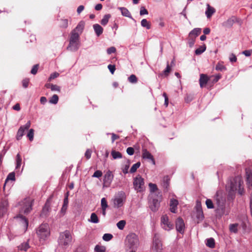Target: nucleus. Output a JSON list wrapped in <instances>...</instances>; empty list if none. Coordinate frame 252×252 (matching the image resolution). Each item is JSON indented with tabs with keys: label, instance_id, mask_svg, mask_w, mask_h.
Wrapping results in <instances>:
<instances>
[{
	"label": "nucleus",
	"instance_id": "nucleus-1",
	"mask_svg": "<svg viewBox=\"0 0 252 252\" xmlns=\"http://www.w3.org/2000/svg\"><path fill=\"white\" fill-rule=\"evenodd\" d=\"M72 237L69 230H65L60 233L58 239L59 244L65 248L68 247L71 244Z\"/></svg>",
	"mask_w": 252,
	"mask_h": 252
},
{
	"label": "nucleus",
	"instance_id": "nucleus-2",
	"mask_svg": "<svg viewBox=\"0 0 252 252\" xmlns=\"http://www.w3.org/2000/svg\"><path fill=\"white\" fill-rule=\"evenodd\" d=\"M79 33L71 32L69 38V43L67 47V49L71 51L77 50L79 47Z\"/></svg>",
	"mask_w": 252,
	"mask_h": 252
},
{
	"label": "nucleus",
	"instance_id": "nucleus-3",
	"mask_svg": "<svg viewBox=\"0 0 252 252\" xmlns=\"http://www.w3.org/2000/svg\"><path fill=\"white\" fill-rule=\"evenodd\" d=\"M243 181L241 176L235 177L231 182L230 188L232 191L238 190L240 194L242 195L244 192Z\"/></svg>",
	"mask_w": 252,
	"mask_h": 252
},
{
	"label": "nucleus",
	"instance_id": "nucleus-4",
	"mask_svg": "<svg viewBox=\"0 0 252 252\" xmlns=\"http://www.w3.org/2000/svg\"><path fill=\"white\" fill-rule=\"evenodd\" d=\"M33 200L30 198H26L19 203L20 213L28 214L32 209Z\"/></svg>",
	"mask_w": 252,
	"mask_h": 252
},
{
	"label": "nucleus",
	"instance_id": "nucleus-5",
	"mask_svg": "<svg viewBox=\"0 0 252 252\" xmlns=\"http://www.w3.org/2000/svg\"><path fill=\"white\" fill-rule=\"evenodd\" d=\"M36 234L41 240H45L50 235L49 227L47 224H42L38 228Z\"/></svg>",
	"mask_w": 252,
	"mask_h": 252
},
{
	"label": "nucleus",
	"instance_id": "nucleus-6",
	"mask_svg": "<svg viewBox=\"0 0 252 252\" xmlns=\"http://www.w3.org/2000/svg\"><path fill=\"white\" fill-rule=\"evenodd\" d=\"M139 244V240L135 234L130 233L127 236V247L129 249L137 250Z\"/></svg>",
	"mask_w": 252,
	"mask_h": 252
},
{
	"label": "nucleus",
	"instance_id": "nucleus-7",
	"mask_svg": "<svg viewBox=\"0 0 252 252\" xmlns=\"http://www.w3.org/2000/svg\"><path fill=\"white\" fill-rule=\"evenodd\" d=\"M133 186L135 190L141 192L145 190L144 179L140 175L137 176L133 181Z\"/></svg>",
	"mask_w": 252,
	"mask_h": 252
},
{
	"label": "nucleus",
	"instance_id": "nucleus-8",
	"mask_svg": "<svg viewBox=\"0 0 252 252\" xmlns=\"http://www.w3.org/2000/svg\"><path fill=\"white\" fill-rule=\"evenodd\" d=\"M31 126L30 121H28L27 124L23 126H21L17 133L16 138L18 140H20L24 134L25 131L28 130Z\"/></svg>",
	"mask_w": 252,
	"mask_h": 252
},
{
	"label": "nucleus",
	"instance_id": "nucleus-9",
	"mask_svg": "<svg viewBox=\"0 0 252 252\" xmlns=\"http://www.w3.org/2000/svg\"><path fill=\"white\" fill-rule=\"evenodd\" d=\"M113 179V175L112 172L108 170L104 176L103 187H109Z\"/></svg>",
	"mask_w": 252,
	"mask_h": 252
},
{
	"label": "nucleus",
	"instance_id": "nucleus-10",
	"mask_svg": "<svg viewBox=\"0 0 252 252\" xmlns=\"http://www.w3.org/2000/svg\"><path fill=\"white\" fill-rule=\"evenodd\" d=\"M161 222L165 230H169L173 228V224L169 221L168 217L166 215L163 216L161 218Z\"/></svg>",
	"mask_w": 252,
	"mask_h": 252
},
{
	"label": "nucleus",
	"instance_id": "nucleus-11",
	"mask_svg": "<svg viewBox=\"0 0 252 252\" xmlns=\"http://www.w3.org/2000/svg\"><path fill=\"white\" fill-rule=\"evenodd\" d=\"M161 195H158L156 198H153L150 204L151 209L155 212L157 211L160 206Z\"/></svg>",
	"mask_w": 252,
	"mask_h": 252
},
{
	"label": "nucleus",
	"instance_id": "nucleus-12",
	"mask_svg": "<svg viewBox=\"0 0 252 252\" xmlns=\"http://www.w3.org/2000/svg\"><path fill=\"white\" fill-rule=\"evenodd\" d=\"M185 228V226L183 220L181 218H178L176 221V230L182 234L184 232Z\"/></svg>",
	"mask_w": 252,
	"mask_h": 252
},
{
	"label": "nucleus",
	"instance_id": "nucleus-13",
	"mask_svg": "<svg viewBox=\"0 0 252 252\" xmlns=\"http://www.w3.org/2000/svg\"><path fill=\"white\" fill-rule=\"evenodd\" d=\"M209 80V78L206 74H201L200 75V78L199 80L200 87L201 88L205 87Z\"/></svg>",
	"mask_w": 252,
	"mask_h": 252
},
{
	"label": "nucleus",
	"instance_id": "nucleus-14",
	"mask_svg": "<svg viewBox=\"0 0 252 252\" xmlns=\"http://www.w3.org/2000/svg\"><path fill=\"white\" fill-rule=\"evenodd\" d=\"M153 248L157 252H158L162 249V244L161 243V241L156 236L153 240Z\"/></svg>",
	"mask_w": 252,
	"mask_h": 252
},
{
	"label": "nucleus",
	"instance_id": "nucleus-15",
	"mask_svg": "<svg viewBox=\"0 0 252 252\" xmlns=\"http://www.w3.org/2000/svg\"><path fill=\"white\" fill-rule=\"evenodd\" d=\"M142 157L143 158L148 159L151 160L153 163L155 164V160L153 156L146 149H143L142 151Z\"/></svg>",
	"mask_w": 252,
	"mask_h": 252
},
{
	"label": "nucleus",
	"instance_id": "nucleus-16",
	"mask_svg": "<svg viewBox=\"0 0 252 252\" xmlns=\"http://www.w3.org/2000/svg\"><path fill=\"white\" fill-rule=\"evenodd\" d=\"M17 218H19L20 219V221L23 226L24 231L25 232L28 228L29 224L28 219L21 214L17 216Z\"/></svg>",
	"mask_w": 252,
	"mask_h": 252
},
{
	"label": "nucleus",
	"instance_id": "nucleus-17",
	"mask_svg": "<svg viewBox=\"0 0 252 252\" xmlns=\"http://www.w3.org/2000/svg\"><path fill=\"white\" fill-rule=\"evenodd\" d=\"M246 175L247 185L250 188L252 186V173L250 169H246Z\"/></svg>",
	"mask_w": 252,
	"mask_h": 252
},
{
	"label": "nucleus",
	"instance_id": "nucleus-18",
	"mask_svg": "<svg viewBox=\"0 0 252 252\" xmlns=\"http://www.w3.org/2000/svg\"><path fill=\"white\" fill-rule=\"evenodd\" d=\"M85 27V22L83 21H81L76 27L72 31L75 32L79 33V35L82 33Z\"/></svg>",
	"mask_w": 252,
	"mask_h": 252
},
{
	"label": "nucleus",
	"instance_id": "nucleus-19",
	"mask_svg": "<svg viewBox=\"0 0 252 252\" xmlns=\"http://www.w3.org/2000/svg\"><path fill=\"white\" fill-rule=\"evenodd\" d=\"M170 184V178L168 176H166L163 177L162 182L161 183V186L164 188L167 191L168 190Z\"/></svg>",
	"mask_w": 252,
	"mask_h": 252
},
{
	"label": "nucleus",
	"instance_id": "nucleus-20",
	"mask_svg": "<svg viewBox=\"0 0 252 252\" xmlns=\"http://www.w3.org/2000/svg\"><path fill=\"white\" fill-rule=\"evenodd\" d=\"M201 32V29L200 28H195L192 30L189 33V37H193L195 38L198 35H199Z\"/></svg>",
	"mask_w": 252,
	"mask_h": 252
},
{
	"label": "nucleus",
	"instance_id": "nucleus-21",
	"mask_svg": "<svg viewBox=\"0 0 252 252\" xmlns=\"http://www.w3.org/2000/svg\"><path fill=\"white\" fill-rule=\"evenodd\" d=\"M178 204V201L176 199H172L170 200V211L172 213H176V210L177 209V206Z\"/></svg>",
	"mask_w": 252,
	"mask_h": 252
},
{
	"label": "nucleus",
	"instance_id": "nucleus-22",
	"mask_svg": "<svg viewBox=\"0 0 252 252\" xmlns=\"http://www.w3.org/2000/svg\"><path fill=\"white\" fill-rule=\"evenodd\" d=\"M93 28L97 36H99L102 33L103 29L99 24H95L94 25Z\"/></svg>",
	"mask_w": 252,
	"mask_h": 252
},
{
	"label": "nucleus",
	"instance_id": "nucleus-23",
	"mask_svg": "<svg viewBox=\"0 0 252 252\" xmlns=\"http://www.w3.org/2000/svg\"><path fill=\"white\" fill-rule=\"evenodd\" d=\"M215 11V9L214 7L211 6L209 4H207V8L205 12L207 18H210Z\"/></svg>",
	"mask_w": 252,
	"mask_h": 252
},
{
	"label": "nucleus",
	"instance_id": "nucleus-24",
	"mask_svg": "<svg viewBox=\"0 0 252 252\" xmlns=\"http://www.w3.org/2000/svg\"><path fill=\"white\" fill-rule=\"evenodd\" d=\"M45 87L47 88H50L52 91L60 92V87L57 85H54L52 84H46Z\"/></svg>",
	"mask_w": 252,
	"mask_h": 252
},
{
	"label": "nucleus",
	"instance_id": "nucleus-25",
	"mask_svg": "<svg viewBox=\"0 0 252 252\" xmlns=\"http://www.w3.org/2000/svg\"><path fill=\"white\" fill-rule=\"evenodd\" d=\"M29 248L30 246L28 242L23 243L18 247V250L24 251H27Z\"/></svg>",
	"mask_w": 252,
	"mask_h": 252
},
{
	"label": "nucleus",
	"instance_id": "nucleus-26",
	"mask_svg": "<svg viewBox=\"0 0 252 252\" xmlns=\"http://www.w3.org/2000/svg\"><path fill=\"white\" fill-rule=\"evenodd\" d=\"M149 187L150 188V191L151 192V195L153 196V194L158 190V188L157 187V186L155 184L150 183L149 184Z\"/></svg>",
	"mask_w": 252,
	"mask_h": 252
},
{
	"label": "nucleus",
	"instance_id": "nucleus-27",
	"mask_svg": "<svg viewBox=\"0 0 252 252\" xmlns=\"http://www.w3.org/2000/svg\"><path fill=\"white\" fill-rule=\"evenodd\" d=\"M68 26V21L67 19H61L60 20V27L61 28L66 29Z\"/></svg>",
	"mask_w": 252,
	"mask_h": 252
},
{
	"label": "nucleus",
	"instance_id": "nucleus-28",
	"mask_svg": "<svg viewBox=\"0 0 252 252\" xmlns=\"http://www.w3.org/2000/svg\"><path fill=\"white\" fill-rule=\"evenodd\" d=\"M171 70V66H170V65L169 64V63H168L167 64L166 68L162 73H161L159 74V75L161 76H164L165 77H167L168 76Z\"/></svg>",
	"mask_w": 252,
	"mask_h": 252
},
{
	"label": "nucleus",
	"instance_id": "nucleus-29",
	"mask_svg": "<svg viewBox=\"0 0 252 252\" xmlns=\"http://www.w3.org/2000/svg\"><path fill=\"white\" fill-rule=\"evenodd\" d=\"M206 245L209 248H214L215 246V240L213 238L207 239Z\"/></svg>",
	"mask_w": 252,
	"mask_h": 252
},
{
	"label": "nucleus",
	"instance_id": "nucleus-30",
	"mask_svg": "<svg viewBox=\"0 0 252 252\" xmlns=\"http://www.w3.org/2000/svg\"><path fill=\"white\" fill-rule=\"evenodd\" d=\"M115 207H119L123 205V199L121 197H117L114 200Z\"/></svg>",
	"mask_w": 252,
	"mask_h": 252
},
{
	"label": "nucleus",
	"instance_id": "nucleus-31",
	"mask_svg": "<svg viewBox=\"0 0 252 252\" xmlns=\"http://www.w3.org/2000/svg\"><path fill=\"white\" fill-rule=\"evenodd\" d=\"M111 17V15L110 14H106L105 15L102 20H101V24L103 26L106 25L109 21V19Z\"/></svg>",
	"mask_w": 252,
	"mask_h": 252
},
{
	"label": "nucleus",
	"instance_id": "nucleus-32",
	"mask_svg": "<svg viewBox=\"0 0 252 252\" xmlns=\"http://www.w3.org/2000/svg\"><path fill=\"white\" fill-rule=\"evenodd\" d=\"M206 49V46L205 44L200 46L199 48H197L195 51V53L196 55H200L202 53H203Z\"/></svg>",
	"mask_w": 252,
	"mask_h": 252
},
{
	"label": "nucleus",
	"instance_id": "nucleus-33",
	"mask_svg": "<svg viewBox=\"0 0 252 252\" xmlns=\"http://www.w3.org/2000/svg\"><path fill=\"white\" fill-rule=\"evenodd\" d=\"M141 26L143 27H145L147 29H150L151 28V23L148 21L147 19H144L141 22Z\"/></svg>",
	"mask_w": 252,
	"mask_h": 252
},
{
	"label": "nucleus",
	"instance_id": "nucleus-34",
	"mask_svg": "<svg viewBox=\"0 0 252 252\" xmlns=\"http://www.w3.org/2000/svg\"><path fill=\"white\" fill-rule=\"evenodd\" d=\"M90 221L93 223H97L99 222L98 218L95 213H93L91 215Z\"/></svg>",
	"mask_w": 252,
	"mask_h": 252
},
{
	"label": "nucleus",
	"instance_id": "nucleus-35",
	"mask_svg": "<svg viewBox=\"0 0 252 252\" xmlns=\"http://www.w3.org/2000/svg\"><path fill=\"white\" fill-rule=\"evenodd\" d=\"M196 217L198 221L202 220L204 218L203 211L199 210L198 211H196Z\"/></svg>",
	"mask_w": 252,
	"mask_h": 252
},
{
	"label": "nucleus",
	"instance_id": "nucleus-36",
	"mask_svg": "<svg viewBox=\"0 0 252 252\" xmlns=\"http://www.w3.org/2000/svg\"><path fill=\"white\" fill-rule=\"evenodd\" d=\"M140 165L141 163L140 162H137V163L134 164L130 169L129 172L132 173H134L140 167Z\"/></svg>",
	"mask_w": 252,
	"mask_h": 252
},
{
	"label": "nucleus",
	"instance_id": "nucleus-37",
	"mask_svg": "<svg viewBox=\"0 0 252 252\" xmlns=\"http://www.w3.org/2000/svg\"><path fill=\"white\" fill-rule=\"evenodd\" d=\"M128 81L132 84H136L138 81V79L137 77L134 75L132 74L127 78Z\"/></svg>",
	"mask_w": 252,
	"mask_h": 252
},
{
	"label": "nucleus",
	"instance_id": "nucleus-38",
	"mask_svg": "<svg viewBox=\"0 0 252 252\" xmlns=\"http://www.w3.org/2000/svg\"><path fill=\"white\" fill-rule=\"evenodd\" d=\"M22 163V158L19 154L16 156V168L18 169L20 167Z\"/></svg>",
	"mask_w": 252,
	"mask_h": 252
},
{
	"label": "nucleus",
	"instance_id": "nucleus-39",
	"mask_svg": "<svg viewBox=\"0 0 252 252\" xmlns=\"http://www.w3.org/2000/svg\"><path fill=\"white\" fill-rule=\"evenodd\" d=\"M238 224L237 223L231 224L229 225V230L231 232L237 233L238 229L237 227Z\"/></svg>",
	"mask_w": 252,
	"mask_h": 252
},
{
	"label": "nucleus",
	"instance_id": "nucleus-40",
	"mask_svg": "<svg viewBox=\"0 0 252 252\" xmlns=\"http://www.w3.org/2000/svg\"><path fill=\"white\" fill-rule=\"evenodd\" d=\"M126 224V220H120L117 223V226L118 227L119 229H120V230H123L125 226V225Z\"/></svg>",
	"mask_w": 252,
	"mask_h": 252
},
{
	"label": "nucleus",
	"instance_id": "nucleus-41",
	"mask_svg": "<svg viewBox=\"0 0 252 252\" xmlns=\"http://www.w3.org/2000/svg\"><path fill=\"white\" fill-rule=\"evenodd\" d=\"M106 248L104 246L96 245L94 248L95 252H105Z\"/></svg>",
	"mask_w": 252,
	"mask_h": 252
},
{
	"label": "nucleus",
	"instance_id": "nucleus-42",
	"mask_svg": "<svg viewBox=\"0 0 252 252\" xmlns=\"http://www.w3.org/2000/svg\"><path fill=\"white\" fill-rule=\"evenodd\" d=\"M59 100V97L57 94H54L50 98L49 102L52 104H57Z\"/></svg>",
	"mask_w": 252,
	"mask_h": 252
},
{
	"label": "nucleus",
	"instance_id": "nucleus-43",
	"mask_svg": "<svg viewBox=\"0 0 252 252\" xmlns=\"http://www.w3.org/2000/svg\"><path fill=\"white\" fill-rule=\"evenodd\" d=\"M206 205L208 209H213L214 208V204L210 199H207L206 200Z\"/></svg>",
	"mask_w": 252,
	"mask_h": 252
},
{
	"label": "nucleus",
	"instance_id": "nucleus-44",
	"mask_svg": "<svg viewBox=\"0 0 252 252\" xmlns=\"http://www.w3.org/2000/svg\"><path fill=\"white\" fill-rule=\"evenodd\" d=\"M113 238V235L111 234L105 233L103 236V239L105 241H109Z\"/></svg>",
	"mask_w": 252,
	"mask_h": 252
},
{
	"label": "nucleus",
	"instance_id": "nucleus-45",
	"mask_svg": "<svg viewBox=\"0 0 252 252\" xmlns=\"http://www.w3.org/2000/svg\"><path fill=\"white\" fill-rule=\"evenodd\" d=\"M112 156L113 158L116 159L118 158H121L122 157L121 154L119 152H116L115 151H113L111 153Z\"/></svg>",
	"mask_w": 252,
	"mask_h": 252
},
{
	"label": "nucleus",
	"instance_id": "nucleus-46",
	"mask_svg": "<svg viewBox=\"0 0 252 252\" xmlns=\"http://www.w3.org/2000/svg\"><path fill=\"white\" fill-rule=\"evenodd\" d=\"M3 204H1L0 205V217H2L6 212L7 208L5 207H3Z\"/></svg>",
	"mask_w": 252,
	"mask_h": 252
},
{
	"label": "nucleus",
	"instance_id": "nucleus-47",
	"mask_svg": "<svg viewBox=\"0 0 252 252\" xmlns=\"http://www.w3.org/2000/svg\"><path fill=\"white\" fill-rule=\"evenodd\" d=\"M33 135H34V130L33 129H30V130L27 134V136L29 137V140L31 141L33 140Z\"/></svg>",
	"mask_w": 252,
	"mask_h": 252
},
{
	"label": "nucleus",
	"instance_id": "nucleus-48",
	"mask_svg": "<svg viewBox=\"0 0 252 252\" xmlns=\"http://www.w3.org/2000/svg\"><path fill=\"white\" fill-rule=\"evenodd\" d=\"M38 68H39V64H35L32 67V68L31 71V73L33 75L36 74L37 73Z\"/></svg>",
	"mask_w": 252,
	"mask_h": 252
},
{
	"label": "nucleus",
	"instance_id": "nucleus-49",
	"mask_svg": "<svg viewBox=\"0 0 252 252\" xmlns=\"http://www.w3.org/2000/svg\"><path fill=\"white\" fill-rule=\"evenodd\" d=\"M216 69L217 70L222 71L225 70V67L221 63H218L216 66Z\"/></svg>",
	"mask_w": 252,
	"mask_h": 252
},
{
	"label": "nucleus",
	"instance_id": "nucleus-50",
	"mask_svg": "<svg viewBox=\"0 0 252 252\" xmlns=\"http://www.w3.org/2000/svg\"><path fill=\"white\" fill-rule=\"evenodd\" d=\"M101 208H107L108 205L106 200L105 198H102L101 200Z\"/></svg>",
	"mask_w": 252,
	"mask_h": 252
},
{
	"label": "nucleus",
	"instance_id": "nucleus-51",
	"mask_svg": "<svg viewBox=\"0 0 252 252\" xmlns=\"http://www.w3.org/2000/svg\"><path fill=\"white\" fill-rule=\"evenodd\" d=\"M195 38L189 36L188 44L190 47H192L193 46L195 42Z\"/></svg>",
	"mask_w": 252,
	"mask_h": 252
},
{
	"label": "nucleus",
	"instance_id": "nucleus-52",
	"mask_svg": "<svg viewBox=\"0 0 252 252\" xmlns=\"http://www.w3.org/2000/svg\"><path fill=\"white\" fill-rule=\"evenodd\" d=\"M15 180V173L14 172L10 173L6 178V180L14 181Z\"/></svg>",
	"mask_w": 252,
	"mask_h": 252
},
{
	"label": "nucleus",
	"instance_id": "nucleus-53",
	"mask_svg": "<svg viewBox=\"0 0 252 252\" xmlns=\"http://www.w3.org/2000/svg\"><path fill=\"white\" fill-rule=\"evenodd\" d=\"M30 82V80L28 78H25L22 81V85L23 87L25 88H26L28 87L29 83Z\"/></svg>",
	"mask_w": 252,
	"mask_h": 252
},
{
	"label": "nucleus",
	"instance_id": "nucleus-54",
	"mask_svg": "<svg viewBox=\"0 0 252 252\" xmlns=\"http://www.w3.org/2000/svg\"><path fill=\"white\" fill-rule=\"evenodd\" d=\"M102 175V173L100 170H96L94 173L93 177L96 178H99L101 177Z\"/></svg>",
	"mask_w": 252,
	"mask_h": 252
},
{
	"label": "nucleus",
	"instance_id": "nucleus-55",
	"mask_svg": "<svg viewBox=\"0 0 252 252\" xmlns=\"http://www.w3.org/2000/svg\"><path fill=\"white\" fill-rule=\"evenodd\" d=\"M116 52V49L115 47H111L107 49V53L108 54L114 53Z\"/></svg>",
	"mask_w": 252,
	"mask_h": 252
},
{
	"label": "nucleus",
	"instance_id": "nucleus-56",
	"mask_svg": "<svg viewBox=\"0 0 252 252\" xmlns=\"http://www.w3.org/2000/svg\"><path fill=\"white\" fill-rule=\"evenodd\" d=\"M92 152V150H91L90 149H87L86 150L85 154V156L87 159H89L91 158Z\"/></svg>",
	"mask_w": 252,
	"mask_h": 252
},
{
	"label": "nucleus",
	"instance_id": "nucleus-57",
	"mask_svg": "<svg viewBox=\"0 0 252 252\" xmlns=\"http://www.w3.org/2000/svg\"><path fill=\"white\" fill-rule=\"evenodd\" d=\"M59 76V73L58 72H54L51 74L50 77L48 79V80L50 81L52 79H54L58 77Z\"/></svg>",
	"mask_w": 252,
	"mask_h": 252
},
{
	"label": "nucleus",
	"instance_id": "nucleus-58",
	"mask_svg": "<svg viewBox=\"0 0 252 252\" xmlns=\"http://www.w3.org/2000/svg\"><path fill=\"white\" fill-rule=\"evenodd\" d=\"M221 75L220 74H218L215 76H212L213 77V79L212 80V82L213 83L217 82L221 78Z\"/></svg>",
	"mask_w": 252,
	"mask_h": 252
},
{
	"label": "nucleus",
	"instance_id": "nucleus-59",
	"mask_svg": "<svg viewBox=\"0 0 252 252\" xmlns=\"http://www.w3.org/2000/svg\"><path fill=\"white\" fill-rule=\"evenodd\" d=\"M163 96L164 97V105L166 107L168 106V97L166 93H163Z\"/></svg>",
	"mask_w": 252,
	"mask_h": 252
},
{
	"label": "nucleus",
	"instance_id": "nucleus-60",
	"mask_svg": "<svg viewBox=\"0 0 252 252\" xmlns=\"http://www.w3.org/2000/svg\"><path fill=\"white\" fill-rule=\"evenodd\" d=\"M108 68L109 70H110V72L112 74H114V73L116 70V67H115V65L109 64L108 65Z\"/></svg>",
	"mask_w": 252,
	"mask_h": 252
},
{
	"label": "nucleus",
	"instance_id": "nucleus-61",
	"mask_svg": "<svg viewBox=\"0 0 252 252\" xmlns=\"http://www.w3.org/2000/svg\"><path fill=\"white\" fill-rule=\"evenodd\" d=\"M148 14V10L146 8H145L144 7H142L140 9V14L141 15H143L144 14Z\"/></svg>",
	"mask_w": 252,
	"mask_h": 252
},
{
	"label": "nucleus",
	"instance_id": "nucleus-62",
	"mask_svg": "<svg viewBox=\"0 0 252 252\" xmlns=\"http://www.w3.org/2000/svg\"><path fill=\"white\" fill-rule=\"evenodd\" d=\"M134 153V149L132 147H128L127 148V154L129 155H132Z\"/></svg>",
	"mask_w": 252,
	"mask_h": 252
},
{
	"label": "nucleus",
	"instance_id": "nucleus-63",
	"mask_svg": "<svg viewBox=\"0 0 252 252\" xmlns=\"http://www.w3.org/2000/svg\"><path fill=\"white\" fill-rule=\"evenodd\" d=\"M118 9L121 11L124 16H126V8L125 7H118Z\"/></svg>",
	"mask_w": 252,
	"mask_h": 252
},
{
	"label": "nucleus",
	"instance_id": "nucleus-64",
	"mask_svg": "<svg viewBox=\"0 0 252 252\" xmlns=\"http://www.w3.org/2000/svg\"><path fill=\"white\" fill-rule=\"evenodd\" d=\"M252 52L251 50H245L243 52V54L246 56L249 57L251 55Z\"/></svg>",
	"mask_w": 252,
	"mask_h": 252
}]
</instances>
